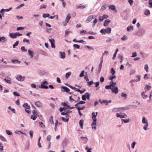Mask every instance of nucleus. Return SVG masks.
<instances>
[{
    "label": "nucleus",
    "mask_w": 152,
    "mask_h": 152,
    "mask_svg": "<svg viewBox=\"0 0 152 152\" xmlns=\"http://www.w3.org/2000/svg\"><path fill=\"white\" fill-rule=\"evenodd\" d=\"M112 85L110 84L109 85L105 86V88L107 89H110L111 90V89H112Z\"/></svg>",
    "instance_id": "72a5a7b5"
},
{
    "label": "nucleus",
    "mask_w": 152,
    "mask_h": 152,
    "mask_svg": "<svg viewBox=\"0 0 152 152\" xmlns=\"http://www.w3.org/2000/svg\"><path fill=\"white\" fill-rule=\"evenodd\" d=\"M4 80L7 83L11 84V79L8 77H6L4 79Z\"/></svg>",
    "instance_id": "9d476101"
},
{
    "label": "nucleus",
    "mask_w": 152,
    "mask_h": 152,
    "mask_svg": "<svg viewBox=\"0 0 152 152\" xmlns=\"http://www.w3.org/2000/svg\"><path fill=\"white\" fill-rule=\"evenodd\" d=\"M51 138V136L50 135H48V136L47 138V140L48 141H50Z\"/></svg>",
    "instance_id": "774afa93"
},
{
    "label": "nucleus",
    "mask_w": 152,
    "mask_h": 152,
    "mask_svg": "<svg viewBox=\"0 0 152 152\" xmlns=\"http://www.w3.org/2000/svg\"><path fill=\"white\" fill-rule=\"evenodd\" d=\"M145 29L142 28L140 29L138 31L135 33L134 34V35L138 36H141L144 34L145 33Z\"/></svg>",
    "instance_id": "f03ea898"
},
{
    "label": "nucleus",
    "mask_w": 152,
    "mask_h": 152,
    "mask_svg": "<svg viewBox=\"0 0 152 152\" xmlns=\"http://www.w3.org/2000/svg\"><path fill=\"white\" fill-rule=\"evenodd\" d=\"M13 94L14 96H20L19 94L17 91L14 92Z\"/></svg>",
    "instance_id": "052dcab7"
},
{
    "label": "nucleus",
    "mask_w": 152,
    "mask_h": 152,
    "mask_svg": "<svg viewBox=\"0 0 152 152\" xmlns=\"http://www.w3.org/2000/svg\"><path fill=\"white\" fill-rule=\"evenodd\" d=\"M71 74V72H69L66 73L65 74V78L66 79H68Z\"/></svg>",
    "instance_id": "a878e982"
},
{
    "label": "nucleus",
    "mask_w": 152,
    "mask_h": 152,
    "mask_svg": "<svg viewBox=\"0 0 152 152\" xmlns=\"http://www.w3.org/2000/svg\"><path fill=\"white\" fill-rule=\"evenodd\" d=\"M127 30L128 31L130 32L131 30L133 31L134 30L133 26H129L126 28Z\"/></svg>",
    "instance_id": "a211bd4d"
},
{
    "label": "nucleus",
    "mask_w": 152,
    "mask_h": 152,
    "mask_svg": "<svg viewBox=\"0 0 152 152\" xmlns=\"http://www.w3.org/2000/svg\"><path fill=\"white\" fill-rule=\"evenodd\" d=\"M111 91L115 93V94H117L118 92V88L116 86H115V87H112Z\"/></svg>",
    "instance_id": "9b49d317"
},
{
    "label": "nucleus",
    "mask_w": 152,
    "mask_h": 152,
    "mask_svg": "<svg viewBox=\"0 0 152 152\" xmlns=\"http://www.w3.org/2000/svg\"><path fill=\"white\" fill-rule=\"evenodd\" d=\"M37 117V115H32L31 116V119H32L33 120H35L36 119Z\"/></svg>",
    "instance_id": "ea45409f"
},
{
    "label": "nucleus",
    "mask_w": 152,
    "mask_h": 152,
    "mask_svg": "<svg viewBox=\"0 0 152 152\" xmlns=\"http://www.w3.org/2000/svg\"><path fill=\"white\" fill-rule=\"evenodd\" d=\"M130 107H137V106L134 105H129L127 107L118 108V111H119L121 109H123V110H128L129 109Z\"/></svg>",
    "instance_id": "39448f33"
},
{
    "label": "nucleus",
    "mask_w": 152,
    "mask_h": 152,
    "mask_svg": "<svg viewBox=\"0 0 152 152\" xmlns=\"http://www.w3.org/2000/svg\"><path fill=\"white\" fill-rule=\"evenodd\" d=\"M34 134V132L33 130H31L29 132L30 137L31 138H32Z\"/></svg>",
    "instance_id": "de8ad7c7"
},
{
    "label": "nucleus",
    "mask_w": 152,
    "mask_h": 152,
    "mask_svg": "<svg viewBox=\"0 0 152 152\" xmlns=\"http://www.w3.org/2000/svg\"><path fill=\"white\" fill-rule=\"evenodd\" d=\"M86 7L84 5H83V6H78L77 7V8H80L81 9H83L85 8Z\"/></svg>",
    "instance_id": "680f3d73"
},
{
    "label": "nucleus",
    "mask_w": 152,
    "mask_h": 152,
    "mask_svg": "<svg viewBox=\"0 0 152 152\" xmlns=\"http://www.w3.org/2000/svg\"><path fill=\"white\" fill-rule=\"evenodd\" d=\"M71 18V16L69 14H68L66 17V22L67 23H68L69 22V19H70Z\"/></svg>",
    "instance_id": "bb28decb"
},
{
    "label": "nucleus",
    "mask_w": 152,
    "mask_h": 152,
    "mask_svg": "<svg viewBox=\"0 0 152 152\" xmlns=\"http://www.w3.org/2000/svg\"><path fill=\"white\" fill-rule=\"evenodd\" d=\"M86 95H85V94L82 95V99H83V100H84V101L86 100Z\"/></svg>",
    "instance_id": "338daca9"
},
{
    "label": "nucleus",
    "mask_w": 152,
    "mask_h": 152,
    "mask_svg": "<svg viewBox=\"0 0 152 152\" xmlns=\"http://www.w3.org/2000/svg\"><path fill=\"white\" fill-rule=\"evenodd\" d=\"M111 29L110 27H107L106 29L102 28L100 31V32L102 35H105L106 34H110L111 33Z\"/></svg>",
    "instance_id": "f257e3e1"
},
{
    "label": "nucleus",
    "mask_w": 152,
    "mask_h": 152,
    "mask_svg": "<svg viewBox=\"0 0 152 152\" xmlns=\"http://www.w3.org/2000/svg\"><path fill=\"white\" fill-rule=\"evenodd\" d=\"M49 40L51 43V47L52 48H55V45L54 43L55 41V40L53 38H51V39H49Z\"/></svg>",
    "instance_id": "1a4fd4ad"
},
{
    "label": "nucleus",
    "mask_w": 152,
    "mask_h": 152,
    "mask_svg": "<svg viewBox=\"0 0 152 152\" xmlns=\"http://www.w3.org/2000/svg\"><path fill=\"white\" fill-rule=\"evenodd\" d=\"M11 61L14 64H20V61L18 60V59L12 60Z\"/></svg>",
    "instance_id": "5701e85b"
},
{
    "label": "nucleus",
    "mask_w": 152,
    "mask_h": 152,
    "mask_svg": "<svg viewBox=\"0 0 152 152\" xmlns=\"http://www.w3.org/2000/svg\"><path fill=\"white\" fill-rule=\"evenodd\" d=\"M73 47H74V49L75 50L76 49H79L80 48V45L76 44H74L73 45Z\"/></svg>",
    "instance_id": "b1692460"
},
{
    "label": "nucleus",
    "mask_w": 152,
    "mask_h": 152,
    "mask_svg": "<svg viewBox=\"0 0 152 152\" xmlns=\"http://www.w3.org/2000/svg\"><path fill=\"white\" fill-rule=\"evenodd\" d=\"M61 88L62 89L61 91L63 92L68 93L70 91L69 88L66 86H62Z\"/></svg>",
    "instance_id": "6e6552de"
},
{
    "label": "nucleus",
    "mask_w": 152,
    "mask_h": 152,
    "mask_svg": "<svg viewBox=\"0 0 152 152\" xmlns=\"http://www.w3.org/2000/svg\"><path fill=\"white\" fill-rule=\"evenodd\" d=\"M39 88H44L47 89L48 88V87L44 84L41 83V85L39 86Z\"/></svg>",
    "instance_id": "2eb2a0df"
},
{
    "label": "nucleus",
    "mask_w": 152,
    "mask_h": 152,
    "mask_svg": "<svg viewBox=\"0 0 152 152\" xmlns=\"http://www.w3.org/2000/svg\"><path fill=\"white\" fill-rule=\"evenodd\" d=\"M25 77L22 76L20 75H17L16 79L18 81H23L25 80Z\"/></svg>",
    "instance_id": "423d86ee"
},
{
    "label": "nucleus",
    "mask_w": 152,
    "mask_h": 152,
    "mask_svg": "<svg viewBox=\"0 0 152 152\" xmlns=\"http://www.w3.org/2000/svg\"><path fill=\"white\" fill-rule=\"evenodd\" d=\"M80 138L82 139L83 140H85V141H84V143H86L88 140V139L87 137H81Z\"/></svg>",
    "instance_id": "4be33fe9"
},
{
    "label": "nucleus",
    "mask_w": 152,
    "mask_h": 152,
    "mask_svg": "<svg viewBox=\"0 0 152 152\" xmlns=\"http://www.w3.org/2000/svg\"><path fill=\"white\" fill-rule=\"evenodd\" d=\"M137 56V54L136 52H133L132 53V56L131 57L134 58L136 56Z\"/></svg>",
    "instance_id": "13d9d810"
},
{
    "label": "nucleus",
    "mask_w": 152,
    "mask_h": 152,
    "mask_svg": "<svg viewBox=\"0 0 152 152\" xmlns=\"http://www.w3.org/2000/svg\"><path fill=\"white\" fill-rule=\"evenodd\" d=\"M111 22L110 20L106 19L104 21V23L103 24V25L104 26H108L109 23Z\"/></svg>",
    "instance_id": "4468645a"
},
{
    "label": "nucleus",
    "mask_w": 152,
    "mask_h": 152,
    "mask_svg": "<svg viewBox=\"0 0 152 152\" xmlns=\"http://www.w3.org/2000/svg\"><path fill=\"white\" fill-rule=\"evenodd\" d=\"M95 15H89L87 18L86 20V22L87 23H88L91 21L94 18Z\"/></svg>",
    "instance_id": "0eeeda50"
},
{
    "label": "nucleus",
    "mask_w": 152,
    "mask_h": 152,
    "mask_svg": "<svg viewBox=\"0 0 152 152\" xmlns=\"http://www.w3.org/2000/svg\"><path fill=\"white\" fill-rule=\"evenodd\" d=\"M109 7L110 9L113 10H115V7L114 5H110V6Z\"/></svg>",
    "instance_id": "c9c22d12"
},
{
    "label": "nucleus",
    "mask_w": 152,
    "mask_h": 152,
    "mask_svg": "<svg viewBox=\"0 0 152 152\" xmlns=\"http://www.w3.org/2000/svg\"><path fill=\"white\" fill-rule=\"evenodd\" d=\"M47 6L44 4L41 5L39 7V9H41L42 8L45 9L46 8Z\"/></svg>",
    "instance_id": "864d4df0"
},
{
    "label": "nucleus",
    "mask_w": 152,
    "mask_h": 152,
    "mask_svg": "<svg viewBox=\"0 0 152 152\" xmlns=\"http://www.w3.org/2000/svg\"><path fill=\"white\" fill-rule=\"evenodd\" d=\"M118 49L117 48V49H116L115 50V51L113 55V57L112 58V59H113V60H114L115 58L116 57V54L117 53V52H118Z\"/></svg>",
    "instance_id": "c756f323"
},
{
    "label": "nucleus",
    "mask_w": 152,
    "mask_h": 152,
    "mask_svg": "<svg viewBox=\"0 0 152 152\" xmlns=\"http://www.w3.org/2000/svg\"><path fill=\"white\" fill-rule=\"evenodd\" d=\"M116 116L117 117H119V118H125V116H124V115H121V114H119V113H117L116 114Z\"/></svg>",
    "instance_id": "c85d7f7f"
},
{
    "label": "nucleus",
    "mask_w": 152,
    "mask_h": 152,
    "mask_svg": "<svg viewBox=\"0 0 152 152\" xmlns=\"http://www.w3.org/2000/svg\"><path fill=\"white\" fill-rule=\"evenodd\" d=\"M121 96L122 97H125L126 99V98L127 95L126 94H125L124 93H122L121 94Z\"/></svg>",
    "instance_id": "0e129e2a"
},
{
    "label": "nucleus",
    "mask_w": 152,
    "mask_h": 152,
    "mask_svg": "<svg viewBox=\"0 0 152 152\" xmlns=\"http://www.w3.org/2000/svg\"><path fill=\"white\" fill-rule=\"evenodd\" d=\"M67 140L66 139H64L62 142V147L63 148L66 146L67 145Z\"/></svg>",
    "instance_id": "f8f14e48"
},
{
    "label": "nucleus",
    "mask_w": 152,
    "mask_h": 152,
    "mask_svg": "<svg viewBox=\"0 0 152 152\" xmlns=\"http://www.w3.org/2000/svg\"><path fill=\"white\" fill-rule=\"evenodd\" d=\"M85 95L86 97V98L88 99L89 100L90 99V95L88 92H86L85 93Z\"/></svg>",
    "instance_id": "bf43d9fd"
},
{
    "label": "nucleus",
    "mask_w": 152,
    "mask_h": 152,
    "mask_svg": "<svg viewBox=\"0 0 152 152\" xmlns=\"http://www.w3.org/2000/svg\"><path fill=\"white\" fill-rule=\"evenodd\" d=\"M136 142H133L131 144V147L132 148H134L135 145L136 144Z\"/></svg>",
    "instance_id": "69168bd1"
},
{
    "label": "nucleus",
    "mask_w": 152,
    "mask_h": 152,
    "mask_svg": "<svg viewBox=\"0 0 152 152\" xmlns=\"http://www.w3.org/2000/svg\"><path fill=\"white\" fill-rule=\"evenodd\" d=\"M58 123V120H56V121L55 123V127H54V129L55 131L56 130V129H57V125Z\"/></svg>",
    "instance_id": "5fc2aeb1"
},
{
    "label": "nucleus",
    "mask_w": 152,
    "mask_h": 152,
    "mask_svg": "<svg viewBox=\"0 0 152 152\" xmlns=\"http://www.w3.org/2000/svg\"><path fill=\"white\" fill-rule=\"evenodd\" d=\"M136 77L137 78V79H135L136 82H139L140 80L141 76L140 75H137Z\"/></svg>",
    "instance_id": "79ce46f5"
},
{
    "label": "nucleus",
    "mask_w": 152,
    "mask_h": 152,
    "mask_svg": "<svg viewBox=\"0 0 152 152\" xmlns=\"http://www.w3.org/2000/svg\"><path fill=\"white\" fill-rule=\"evenodd\" d=\"M116 77V76L115 75H113L110 76L109 79L110 80H113V79L115 78Z\"/></svg>",
    "instance_id": "a19ab883"
},
{
    "label": "nucleus",
    "mask_w": 152,
    "mask_h": 152,
    "mask_svg": "<svg viewBox=\"0 0 152 152\" xmlns=\"http://www.w3.org/2000/svg\"><path fill=\"white\" fill-rule=\"evenodd\" d=\"M75 108L78 111V112L80 116H82L83 115V114L81 113V112H80L81 110L80 109V107H76Z\"/></svg>",
    "instance_id": "7c9ffc66"
},
{
    "label": "nucleus",
    "mask_w": 152,
    "mask_h": 152,
    "mask_svg": "<svg viewBox=\"0 0 152 152\" xmlns=\"http://www.w3.org/2000/svg\"><path fill=\"white\" fill-rule=\"evenodd\" d=\"M61 120L64 122H67L69 121V119L68 118H66L64 117H62L61 118Z\"/></svg>",
    "instance_id": "c03bdc74"
},
{
    "label": "nucleus",
    "mask_w": 152,
    "mask_h": 152,
    "mask_svg": "<svg viewBox=\"0 0 152 152\" xmlns=\"http://www.w3.org/2000/svg\"><path fill=\"white\" fill-rule=\"evenodd\" d=\"M142 122L143 124H145L143 126V129L145 130H147V129H148L149 128H147V127L148 126V123L144 116L142 117Z\"/></svg>",
    "instance_id": "7ed1b4c3"
},
{
    "label": "nucleus",
    "mask_w": 152,
    "mask_h": 152,
    "mask_svg": "<svg viewBox=\"0 0 152 152\" xmlns=\"http://www.w3.org/2000/svg\"><path fill=\"white\" fill-rule=\"evenodd\" d=\"M144 14L145 15L147 16L149 15L150 14V10L148 9H146L145 11Z\"/></svg>",
    "instance_id": "412c9836"
},
{
    "label": "nucleus",
    "mask_w": 152,
    "mask_h": 152,
    "mask_svg": "<svg viewBox=\"0 0 152 152\" xmlns=\"http://www.w3.org/2000/svg\"><path fill=\"white\" fill-rule=\"evenodd\" d=\"M85 149L87 151V152H91V148H89L88 146H86Z\"/></svg>",
    "instance_id": "4d7b16f0"
},
{
    "label": "nucleus",
    "mask_w": 152,
    "mask_h": 152,
    "mask_svg": "<svg viewBox=\"0 0 152 152\" xmlns=\"http://www.w3.org/2000/svg\"><path fill=\"white\" fill-rule=\"evenodd\" d=\"M9 11L8 9H2L0 11V13H1L2 12H8Z\"/></svg>",
    "instance_id": "6e6d98bb"
},
{
    "label": "nucleus",
    "mask_w": 152,
    "mask_h": 152,
    "mask_svg": "<svg viewBox=\"0 0 152 152\" xmlns=\"http://www.w3.org/2000/svg\"><path fill=\"white\" fill-rule=\"evenodd\" d=\"M87 83L88 86L90 87L94 83V82L92 80H91L88 82Z\"/></svg>",
    "instance_id": "58836bf2"
},
{
    "label": "nucleus",
    "mask_w": 152,
    "mask_h": 152,
    "mask_svg": "<svg viewBox=\"0 0 152 152\" xmlns=\"http://www.w3.org/2000/svg\"><path fill=\"white\" fill-rule=\"evenodd\" d=\"M24 28L23 27H19L17 28V31L22 30L24 29Z\"/></svg>",
    "instance_id": "e2e57ef3"
},
{
    "label": "nucleus",
    "mask_w": 152,
    "mask_h": 152,
    "mask_svg": "<svg viewBox=\"0 0 152 152\" xmlns=\"http://www.w3.org/2000/svg\"><path fill=\"white\" fill-rule=\"evenodd\" d=\"M9 35L10 37L13 39L17 37L15 33H10L9 34Z\"/></svg>",
    "instance_id": "dca6fc26"
},
{
    "label": "nucleus",
    "mask_w": 152,
    "mask_h": 152,
    "mask_svg": "<svg viewBox=\"0 0 152 152\" xmlns=\"http://www.w3.org/2000/svg\"><path fill=\"white\" fill-rule=\"evenodd\" d=\"M83 121H84L83 120H81L79 121V125L82 129L83 128Z\"/></svg>",
    "instance_id": "6ab92c4d"
},
{
    "label": "nucleus",
    "mask_w": 152,
    "mask_h": 152,
    "mask_svg": "<svg viewBox=\"0 0 152 152\" xmlns=\"http://www.w3.org/2000/svg\"><path fill=\"white\" fill-rule=\"evenodd\" d=\"M96 114H95V113L94 112H93L92 113V118H95L96 116L97 115L98 113L97 112H96Z\"/></svg>",
    "instance_id": "3c124183"
},
{
    "label": "nucleus",
    "mask_w": 152,
    "mask_h": 152,
    "mask_svg": "<svg viewBox=\"0 0 152 152\" xmlns=\"http://www.w3.org/2000/svg\"><path fill=\"white\" fill-rule=\"evenodd\" d=\"M110 84L112 85L113 87H115V85L117 83L116 82H114L113 80H111L110 82Z\"/></svg>",
    "instance_id": "cd10ccee"
},
{
    "label": "nucleus",
    "mask_w": 152,
    "mask_h": 152,
    "mask_svg": "<svg viewBox=\"0 0 152 152\" xmlns=\"http://www.w3.org/2000/svg\"><path fill=\"white\" fill-rule=\"evenodd\" d=\"M60 56V57L61 58L64 59L65 57V54L64 52H59Z\"/></svg>",
    "instance_id": "f3484780"
},
{
    "label": "nucleus",
    "mask_w": 152,
    "mask_h": 152,
    "mask_svg": "<svg viewBox=\"0 0 152 152\" xmlns=\"http://www.w3.org/2000/svg\"><path fill=\"white\" fill-rule=\"evenodd\" d=\"M6 41V37H0V42L2 41V42H4Z\"/></svg>",
    "instance_id": "2f4dec72"
},
{
    "label": "nucleus",
    "mask_w": 152,
    "mask_h": 152,
    "mask_svg": "<svg viewBox=\"0 0 152 152\" xmlns=\"http://www.w3.org/2000/svg\"><path fill=\"white\" fill-rule=\"evenodd\" d=\"M28 52L30 56L32 58L34 56V53L33 52L31 51L30 50H28Z\"/></svg>",
    "instance_id": "aec40b11"
},
{
    "label": "nucleus",
    "mask_w": 152,
    "mask_h": 152,
    "mask_svg": "<svg viewBox=\"0 0 152 152\" xmlns=\"http://www.w3.org/2000/svg\"><path fill=\"white\" fill-rule=\"evenodd\" d=\"M121 121L122 123L124 122V123H126L129 122V118L127 119H122Z\"/></svg>",
    "instance_id": "473e14b6"
},
{
    "label": "nucleus",
    "mask_w": 152,
    "mask_h": 152,
    "mask_svg": "<svg viewBox=\"0 0 152 152\" xmlns=\"http://www.w3.org/2000/svg\"><path fill=\"white\" fill-rule=\"evenodd\" d=\"M106 7V5L105 4V5H103L102 6L101 8L100 9V11H102L103 10H104Z\"/></svg>",
    "instance_id": "09e8293b"
},
{
    "label": "nucleus",
    "mask_w": 152,
    "mask_h": 152,
    "mask_svg": "<svg viewBox=\"0 0 152 152\" xmlns=\"http://www.w3.org/2000/svg\"><path fill=\"white\" fill-rule=\"evenodd\" d=\"M49 121L50 123H51V124H53L54 122L53 121V116H51L49 120Z\"/></svg>",
    "instance_id": "8fccbe9b"
},
{
    "label": "nucleus",
    "mask_w": 152,
    "mask_h": 152,
    "mask_svg": "<svg viewBox=\"0 0 152 152\" xmlns=\"http://www.w3.org/2000/svg\"><path fill=\"white\" fill-rule=\"evenodd\" d=\"M35 105L38 107H41L42 106V104L39 101H37L35 103Z\"/></svg>",
    "instance_id": "ddd939ff"
},
{
    "label": "nucleus",
    "mask_w": 152,
    "mask_h": 152,
    "mask_svg": "<svg viewBox=\"0 0 152 152\" xmlns=\"http://www.w3.org/2000/svg\"><path fill=\"white\" fill-rule=\"evenodd\" d=\"M6 132L7 134L8 135H11L12 134V132L9 130H6Z\"/></svg>",
    "instance_id": "49530a36"
},
{
    "label": "nucleus",
    "mask_w": 152,
    "mask_h": 152,
    "mask_svg": "<svg viewBox=\"0 0 152 152\" xmlns=\"http://www.w3.org/2000/svg\"><path fill=\"white\" fill-rule=\"evenodd\" d=\"M111 73L113 75H114L115 73V71L113 68H111L110 69Z\"/></svg>",
    "instance_id": "37998d69"
},
{
    "label": "nucleus",
    "mask_w": 152,
    "mask_h": 152,
    "mask_svg": "<svg viewBox=\"0 0 152 152\" xmlns=\"http://www.w3.org/2000/svg\"><path fill=\"white\" fill-rule=\"evenodd\" d=\"M21 50L22 52H26L27 51V50L25 49L24 46H22L21 48Z\"/></svg>",
    "instance_id": "603ef678"
},
{
    "label": "nucleus",
    "mask_w": 152,
    "mask_h": 152,
    "mask_svg": "<svg viewBox=\"0 0 152 152\" xmlns=\"http://www.w3.org/2000/svg\"><path fill=\"white\" fill-rule=\"evenodd\" d=\"M0 139L4 142H7V140L2 135H0Z\"/></svg>",
    "instance_id": "393cba45"
},
{
    "label": "nucleus",
    "mask_w": 152,
    "mask_h": 152,
    "mask_svg": "<svg viewBox=\"0 0 152 152\" xmlns=\"http://www.w3.org/2000/svg\"><path fill=\"white\" fill-rule=\"evenodd\" d=\"M23 107L25 108V111L28 114H29L31 113V111H29L28 109L30 108V107L28 105L27 103H24L23 104Z\"/></svg>",
    "instance_id": "20e7f679"
},
{
    "label": "nucleus",
    "mask_w": 152,
    "mask_h": 152,
    "mask_svg": "<svg viewBox=\"0 0 152 152\" xmlns=\"http://www.w3.org/2000/svg\"><path fill=\"white\" fill-rule=\"evenodd\" d=\"M50 16V14L48 13H43L42 15V17L44 18L48 17Z\"/></svg>",
    "instance_id": "f704fd0d"
},
{
    "label": "nucleus",
    "mask_w": 152,
    "mask_h": 152,
    "mask_svg": "<svg viewBox=\"0 0 152 152\" xmlns=\"http://www.w3.org/2000/svg\"><path fill=\"white\" fill-rule=\"evenodd\" d=\"M144 69L147 72L148 71V65L147 64H145L144 66Z\"/></svg>",
    "instance_id": "a18cd8bd"
},
{
    "label": "nucleus",
    "mask_w": 152,
    "mask_h": 152,
    "mask_svg": "<svg viewBox=\"0 0 152 152\" xmlns=\"http://www.w3.org/2000/svg\"><path fill=\"white\" fill-rule=\"evenodd\" d=\"M19 43V41H16L15 43L13 45V48H15V47L18 46Z\"/></svg>",
    "instance_id": "e433bc0d"
},
{
    "label": "nucleus",
    "mask_w": 152,
    "mask_h": 152,
    "mask_svg": "<svg viewBox=\"0 0 152 152\" xmlns=\"http://www.w3.org/2000/svg\"><path fill=\"white\" fill-rule=\"evenodd\" d=\"M84 73L85 71L84 70H83L82 71H81L79 75V77H82L84 76Z\"/></svg>",
    "instance_id": "4c0bfd02"
}]
</instances>
